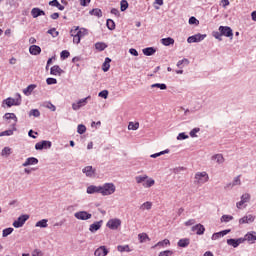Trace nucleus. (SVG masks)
<instances>
[{
  "label": "nucleus",
  "mask_w": 256,
  "mask_h": 256,
  "mask_svg": "<svg viewBox=\"0 0 256 256\" xmlns=\"http://www.w3.org/2000/svg\"><path fill=\"white\" fill-rule=\"evenodd\" d=\"M194 183H196V185H205V183H207L209 181V174H207V172H197L194 176Z\"/></svg>",
  "instance_id": "obj_1"
},
{
  "label": "nucleus",
  "mask_w": 256,
  "mask_h": 256,
  "mask_svg": "<svg viewBox=\"0 0 256 256\" xmlns=\"http://www.w3.org/2000/svg\"><path fill=\"white\" fill-rule=\"evenodd\" d=\"M116 187L113 183H105L103 186H101V195L104 197L107 195H113L115 193Z\"/></svg>",
  "instance_id": "obj_2"
},
{
  "label": "nucleus",
  "mask_w": 256,
  "mask_h": 256,
  "mask_svg": "<svg viewBox=\"0 0 256 256\" xmlns=\"http://www.w3.org/2000/svg\"><path fill=\"white\" fill-rule=\"evenodd\" d=\"M250 200H251V195L249 193L243 194L241 196V200L238 203H236L237 209H244V207H247L245 203H249Z\"/></svg>",
  "instance_id": "obj_3"
},
{
  "label": "nucleus",
  "mask_w": 256,
  "mask_h": 256,
  "mask_svg": "<svg viewBox=\"0 0 256 256\" xmlns=\"http://www.w3.org/2000/svg\"><path fill=\"white\" fill-rule=\"evenodd\" d=\"M5 105H7V107H13V105H21V94H18V98H7L6 100H4Z\"/></svg>",
  "instance_id": "obj_4"
},
{
  "label": "nucleus",
  "mask_w": 256,
  "mask_h": 256,
  "mask_svg": "<svg viewBox=\"0 0 256 256\" xmlns=\"http://www.w3.org/2000/svg\"><path fill=\"white\" fill-rule=\"evenodd\" d=\"M51 141L43 140L35 144V149L37 151H42V149H51Z\"/></svg>",
  "instance_id": "obj_5"
},
{
  "label": "nucleus",
  "mask_w": 256,
  "mask_h": 256,
  "mask_svg": "<svg viewBox=\"0 0 256 256\" xmlns=\"http://www.w3.org/2000/svg\"><path fill=\"white\" fill-rule=\"evenodd\" d=\"M87 99H91V96H88L86 98L80 99L78 102L72 104V109L74 111H79L80 107H85L87 105Z\"/></svg>",
  "instance_id": "obj_6"
},
{
  "label": "nucleus",
  "mask_w": 256,
  "mask_h": 256,
  "mask_svg": "<svg viewBox=\"0 0 256 256\" xmlns=\"http://www.w3.org/2000/svg\"><path fill=\"white\" fill-rule=\"evenodd\" d=\"M207 35L205 34H196L193 36L188 37L187 42L188 43H199V41H203Z\"/></svg>",
  "instance_id": "obj_7"
},
{
  "label": "nucleus",
  "mask_w": 256,
  "mask_h": 256,
  "mask_svg": "<svg viewBox=\"0 0 256 256\" xmlns=\"http://www.w3.org/2000/svg\"><path fill=\"white\" fill-rule=\"evenodd\" d=\"M74 217H76V219H80L81 221H87V219H91L92 215L86 211H80L76 212Z\"/></svg>",
  "instance_id": "obj_8"
},
{
  "label": "nucleus",
  "mask_w": 256,
  "mask_h": 256,
  "mask_svg": "<svg viewBox=\"0 0 256 256\" xmlns=\"http://www.w3.org/2000/svg\"><path fill=\"white\" fill-rule=\"evenodd\" d=\"M219 31L224 37H233V30L228 26H220Z\"/></svg>",
  "instance_id": "obj_9"
},
{
  "label": "nucleus",
  "mask_w": 256,
  "mask_h": 256,
  "mask_svg": "<svg viewBox=\"0 0 256 256\" xmlns=\"http://www.w3.org/2000/svg\"><path fill=\"white\" fill-rule=\"evenodd\" d=\"M241 243H245V239L243 238H238V239H228L227 240V245H230L231 247L237 248L238 246L241 245Z\"/></svg>",
  "instance_id": "obj_10"
},
{
  "label": "nucleus",
  "mask_w": 256,
  "mask_h": 256,
  "mask_svg": "<svg viewBox=\"0 0 256 256\" xmlns=\"http://www.w3.org/2000/svg\"><path fill=\"white\" fill-rule=\"evenodd\" d=\"M94 255L95 256H107V255H109V250L105 246H100L95 250Z\"/></svg>",
  "instance_id": "obj_11"
},
{
  "label": "nucleus",
  "mask_w": 256,
  "mask_h": 256,
  "mask_svg": "<svg viewBox=\"0 0 256 256\" xmlns=\"http://www.w3.org/2000/svg\"><path fill=\"white\" fill-rule=\"evenodd\" d=\"M228 233H231V230H223L220 232H216L212 235V241H217V239H221V237H225Z\"/></svg>",
  "instance_id": "obj_12"
},
{
  "label": "nucleus",
  "mask_w": 256,
  "mask_h": 256,
  "mask_svg": "<svg viewBox=\"0 0 256 256\" xmlns=\"http://www.w3.org/2000/svg\"><path fill=\"white\" fill-rule=\"evenodd\" d=\"M244 241H248V243H255L256 240V232L252 231V232H248L245 236H244Z\"/></svg>",
  "instance_id": "obj_13"
},
{
  "label": "nucleus",
  "mask_w": 256,
  "mask_h": 256,
  "mask_svg": "<svg viewBox=\"0 0 256 256\" xmlns=\"http://www.w3.org/2000/svg\"><path fill=\"white\" fill-rule=\"evenodd\" d=\"M82 172L86 174V177H94L95 176V169L93 166H86L82 169Z\"/></svg>",
  "instance_id": "obj_14"
},
{
  "label": "nucleus",
  "mask_w": 256,
  "mask_h": 256,
  "mask_svg": "<svg viewBox=\"0 0 256 256\" xmlns=\"http://www.w3.org/2000/svg\"><path fill=\"white\" fill-rule=\"evenodd\" d=\"M29 215H21L16 221L13 222V225H25V222L28 221Z\"/></svg>",
  "instance_id": "obj_15"
},
{
  "label": "nucleus",
  "mask_w": 256,
  "mask_h": 256,
  "mask_svg": "<svg viewBox=\"0 0 256 256\" xmlns=\"http://www.w3.org/2000/svg\"><path fill=\"white\" fill-rule=\"evenodd\" d=\"M64 71L63 69H61V67H59L58 65H54L51 69H50V74L51 75H55V76H61L63 75Z\"/></svg>",
  "instance_id": "obj_16"
},
{
  "label": "nucleus",
  "mask_w": 256,
  "mask_h": 256,
  "mask_svg": "<svg viewBox=\"0 0 256 256\" xmlns=\"http://www.w3.org/2000/svg\"><path fill=\"white\" fill-rule=\"evenodd\" d=\"M192 231L196 235H203L205 233V227L203 225H194L192 226Z\"/></svg>",
  "instance_id": "obj_17"
},
{
  "label": "nucleus",
  "mask_w": 256,
  "mask_h": 256,
  "mask_svg": "<svg viewBox=\"0 0 256 256\" xmlns=\"http://www.w3.org/2000/svg\"><path fill=\"white\" fill-rule=\"evenodd\" d=\"M39 160L35 157L27 158L26 161L22 164V167H29V165H37Z\"/></svg>",
  "instance_id": "obj_18"
},
{
  "label": "nucleus",
  "mask_w": 256,
  "mask_h": 256,
  "mask_svg": "<svg viewBox=\"0 0 256 256\" xmlns=\"http://www.w3.org/2000/svg\"><path fill=\"white\" fill-rule=\"evenodd\" d=\"M253 221H255V216L249 214V215L244 216L242 219H240L239 223L249 224V223H253Z\"/></svg>",
  "instance_id": "obj_19"
},
{
  "label": "nucleus",
  "mask_w": 256,
  "mask_h": 256,
  "mask_svg": "<svg viewBox=\"0 0 256 256\" xmlns=\"http://www.w3.org/2000/svg\"><path fill=\"white\" fill-rule=\"evenodd\" d=\"M87 193L93 195V193H101V186L91 185L87 187Z\"/></svg>",
  "instance_id": "obj_20"
},
{
  "label": "nucleus",
  "mask_w": 256,
  "mask_h": 256,
  "mask_svg": "<svg viewBox=\"0 0 256 256\" xmlns=\"http://www.w3.org/2000/svg\"><path fill=\"white\" fill-rule=\"evenodd\" d=\"M31 15L34 19H37V17H41V15H45V11L41 10L40 8H33L31 10Z\"/></svg>",
  "instance_id": "obj_21"
},
{
  "label": "nucleus",
  "mask_w": 256,
  "mask_h": 256,
  "mask_svg": "<svg viewBox=\"0 0 256 256\" xmlns=\"http://www.w3.org/2000/svg\"><path fill=\"white\" fill-rule=\"evenodd\" d=\"M117 251H119V253H131L133 250L129 247V245H118Z\"/></svg>",
  "instance_id": "obj_22"
},
{
  "label": "nucleus",
  "mask_w": 256,
  "mask_h": 256,
  "mask_svg": "<svg viewBox=\"0 0 256 256\" xmlns=\"http://www.w3.org/2000/svg\"><path fill=\"white\" fill-rule=\"evenodd\" d=\"M29 52L31 55H40L41 54V47L37 45H32L29 48Z\"/></svg>",
  "instance_id": "obj_23"
},
{
  "label": "nucleus",
  "mask_w": 256,
  "mask_h": 256,
  "mask_svg": "<svg viewBox=\"0 0 256 256\" xmlns=\"http://www.w3.org/2000/svg\"><path fill=\"white\" fill-rule=\"evenodd\" d=\"M162 45H165V47H169V45H175V39L168 37L161 39Z\"/></svg>",
  "instance_id": "obj_24"
},
{
  "label": "nucleus",
  "mask_w": 256,
  "mask_h": 256,
  "mask_svg": "<svg viewBox=\"0 0 256 256\" xmlns=\"http://www.w3.org/2000/svg\"><path fill=\"white\" fill-rule=\"evenodd\" d=\"M75 31V34L78 35L80 37V39L82 37H85V35H87V30L84 28L79 29V27H75L74 29H72Z\"/></svg>",
  "instance_id": "obj_25"
},
{
  "label": "nucleus",
  "mask_w": 256,
  "mask_h": 256,
  "mask_svg": "<svg viewBox=\"0 0 256 256\" xmlns=\"http://www.w3.org/2000/svg\"><path fill=\"white\" fill-rule=\"evenodd\" d=\"M212 161H216V163L221 165V163H225V158L223 157V154H215L212 156Z\"/></svg>",
  "instance_id": "obj_26"
},
{
  "label": "nucleus",
  "mask_w": 256,
  "mask_h": 256,
  "mask_svg": "<svg viewBox=\"0 0 256 256\" xmlns=\"http://www.w3.org/2000/svg\"><path fill=\"white\" fill-rule=\"evenodd\" d=\"M143 54L146 55L147 57H151V55H155L156 50L153 47H148V48H144L142 50Z\"/></svg>",
  "instance_id": "obj_27"
},
{
  "label": "nucleus",
  "mask_w": 256,
  "mask_h": 256,
  "mask_svg": "<svg viewBox=\"0 0 256 256\" xmlns=\"http://www.w3.org/2000/svg\"><path fill=\"white\" fill-rule=\"evenodd\" d=\"M237 185H241V175L234 178L232 184L229 183L226 185V188L229 189V187H235Z\"/></svg>",
  "instance_id": "obj_28"
},
{
  "label": "nucleus",
  "mask_w": 256,
  "mask_h": 256,
  "mask_svg": "<svg viewBox=\"0 0 256 256\" xmlns=\"http://www.w3.org/2000/svg\"><path fill=\"white\" fill-rule=\"evenodd\" d=\"M49 5H51L52 7H57V9H59V11H64L65 10V6L61 5V3H59L58 0L50 1Z\"/></svg>",
  "instance_id": "obj_29"
},
{
  "label": "nucleus",
  "mask_w": 256,
  "mask_h": 256,
  "mask_svg": "<svg viewBox=\"0 0 256 256\" xmlns=\"http://www.w3.org/2000/svg\"><path fill=\"white\" fill-rule=\"evenodd\" d=\"M190 243L191 241L189 240V238H183L178 241V247H182V248L189 247Z\"/></svg>",
  "instance_id": "obj_30"
},
{
  "label": "nucleus",
  "mask_w": 256,
  "mask_h": 256,
  "mask_svg": "<svg viewBox=\"0 0 256 256\" xmlns=\"http://www.w3.org/2000/svg\"><path fill=\"white\" fill-rule=\"evenodd\" d=\"M37 88V85L31 84L27 88L23 90L24 95L29 96L31 93H33V90Z\"/></svg>",
  "instance_id": "obj_31"
},
{
  "label": "nucleus",
  "mask_w": 256,
  "mask_h": 256,
  "mask_svg": "<svg viewBox=\"0 0 256 256\" xmlns=\"http://www.w3.org/2000/svg\"><path fill=\"white\" fill-rule=\"evenodd\" d=\"M142 185L146 189H149L150 187H153V185H155V180L153 178H147Z\"/></svg>",
  "instance_id": "obj_32"
},
{
  "label": "nucleus",
  "mask_w": 256,
  "mask_h": 256,
  "mask_svg": "<svg viewBox=\"0 0 256 256\" xmlns=\"http://www.w3.org/2000/svg\"><path fill=\"white\" fill-rule=\"evenodd\" d=\"M170 241L169 239H164L162 241H159L158 243H156L154 246H153V249H155V247H167V245H170Z\"/></svg>",
  "instance_id": "obj_33"
},
{
  "label": "nucleus",
  "mask_w": 256,
  "mask_h": 256,
  "mask_svg": "<svg viewBox=\"0 0 256 256\" xmlns=\"http://www.w3.org/2000/svg\"><path fill=\"white\" fill-rule=\"evenodd\" d=\"M71 37H73V43H76V45H79L81 43V38L78 36V34L75 33L74 30L70 31Z\"/></svg>",
  "instance_id": "obj_34"
},
{
  "label": "nucleus",
  "mask_w": 256,
  "mask_h": 256,
  "mask_svg": "<svg viewBox=\"0 0 256 256\" xmlns=\"http://www.w3.org/2000/svg\"><path fill=\"white\" fill-rule=\"evenodd\" d=\"M90 15H94V17H103V12L99 8H94L90 11Z\"/></svg>",
  "instance_id": "obj_35"
},
{
  "label": "nucleus",
  "mask_w": 256,
  "mask_h": 256,
  "mask_svg": "<svg viewBox=\"0 0 256 256\" xmlns=\"http://www.w3.org/2000/svg\"><path fill=\"white\" fill-rule=\"evenodd\" d=\"M128 129L129 131H137L139 129V122H129Z\"/></svg>",
  "instance_id": "obj_36"
},
{
  "label": "nucleus",
  "mask_w": 256,
  "mask_h": 256,
  "mask_svg": "<svg viewBox=\"0 0 256 256\" xmlns=\"http://www.w3.org/2000/svg\"><path fill=\"white\" fill-rule=\"evenodd\" d=\"M95 48L98 50V51H105V49H107V44L103 43V42H97L95 44Z\"/></svg>",
  "instance_id": "obj_37"
},
{
  "label": "nucleus",
  "mask_w": 256,
  "mask_h": 256,
  "mask_svg": "<svg viewBox=\"0 0 256 256\" xmlns=\"http://www.w3.org/2000/svg\"><path fill=\"white\" fill-rule=\"evenodd\" d=\"M135 179H136V183H138V184H140V183L144 184L145 181H147V179H149V176H147V175L136 176Z\"/></svg>",
  "instance_id": "obj_38"
},
{
  "label": "nucleus",
  "mask_w": 256,
  "mask_h": 256,
  "mask_svg": "<svg viewBox=\"0 0 256 256\" xmlns=\"http://www.w3.org/2000/svg\"><path fill=\"white\" fill-rule=\"evenodd\" d=\"M138 239H139L140 243H145V241H149V236L145 233H140L138 235Z\"/></svg>",
  "instance_id": "obj_39"
},
{
  "label": "nucleus",
  "mask_w": 256,
  "mask_h": 256,
  "mask_svg": "<svg viewBox=\"0 0 256 256\" xmlns=\"http://www.w3.org/2000/svg\"><path fill=\"white\" fill-rule=\"evenodd\" d=\"M151 207H153V203H151V202H145V203H143V204L141 205L140 209H141L142 211H145V210L149 211V209H151Z\"/></svg>",
  "instance_id": "obj_40"
},
{
  "label": "nucleus",
  "mask_w": 256,
  "mask_h": 256,
  "mask_svg": "<svg viewBox=\"0 0 256 256\" xmlns=\"http://www.w3.org/2000/svg\"><path fill=\"white\" fill-rule=\"evenodd\" d=\"M166 153H169V149H166V150H164V151H161V152L152 154V155H150V157H151L152 159H157V157H161V155H165Z\"/></svg>",
  "instance_id": "obj_41"
},
{
  "label": "nucleus",
  "mask_w": 256,
  "mask_h": 256,
  "mask_svg": "<svg viewBox=\"0 0 256 256\" xmlns=\"http://www.w3.org/2000/svg\"><path fill=\"white\" fill-rule=\"evenodd\" d=\"M4 119H13L15 121V123H17V116L15 115V113H6L4 115Z\"/></svg>",
  "instance_id": "obj_42"
},
{
  "label": "nucleus",
  "mask_w": 256,
  "mask_h": 256,
  "mask_svg": "<svg viewBox=\"0 0 256 256\" xmlns=\"http://www.w3.org/2000/svg\"><path fill=\"white\" fill-rule=\"evenodd\" d=\"M13 231L14 229L12 227L4 229L2 232V237H9Z\"/></svg>",
  "instance_id": "obj_43"
},
{
  "label": "nucleus",
  "mask_w": 256,
  "mask_h": 256,
  "mask_svg": "<svg viewBox=\"0 0 256 256\" xmlns=\"http://www.w3.org/2000/svg\"><path fill=\"white\" fill-rule=\"evenodd\" d=\"M229 221H233V216H231V215H223L221 217V222L222 223H229Z\"/></svg>",
  "instance_id": "obj_44"
},
{
  "label": "nucleus",
  "mask_w": 256,
  "mask_h": 256,
  "mask_svg": "<svg viewBox=\"0 0 256 256\" xmlns=\"http://www.w3.org/2000/svg\"><path fill=\"white\" fill-rule=\"evenodd\" d=\"M106 25L110 31H113L115 29V22L111 19L107 20Z\"/></svg>",
  "instance_id": "obj_45"
},
{
  "label": "nucleus",
  "mask_w": 256,
  "mask_h": 256,
  "mask_svg": "<svg viewBox=\"0 0 256 256\" xmlns=\"http://www.w3.org/2000/svg\"><path fill=\"white\" fill-rule=\"evenodd\" d=\"M85 131H87V127H85V125L80 124L77 127V133H79V135H83V133H85Z\"/></svg>",
  "instance_id": "obj_46"
},
{
  "label": "nucleus",
  "mask_w": 256,
  "mask_h": 256,
  "mask_svg": "<svg viewBox=\"0 0 256 256\" xmlns=\"http://www.w3.org/2000/svg\"><path fill=\"white\" fill-rule=\"evenodd\" d=\"M10 154H11V148L9 147H5L1 152L2 157H9Z\"/></svg>",
  "instance_id": "obj_47"
},
{
  "label": "nucleus",
  "mask_w": 256,
  "mask_h": 256,
  "mask_svg": "<svg viewBox=\"0 0 256 256\" xmlns=\"http://www.w3.org/2000/svg\"><path fill=\"white\" fill-rule=\"evenodd\" d=\"M120 5H121V7H120L121 11H127L128 7H129V3L126 0H122L120 2Z\"/></svg>",
  "instance_id": "obj_48"
},
{
  "label": "nucleus",
  "mask_w": 256,
  "mask_h": 256,
  "mask_svg": "<svg viewBox=\"0 0 256 256\" xmlns=\"http://www.w3.org/2000/svg\"><path fill=\"white\" fill-rule=\"evenodd\" d=\"M151 87H152V89L157 87L158 89H161L162 91H165V89H167L166 84H159V83L152 84Z\"/></svg>",
  "instance_id": "obj_49"
},
{
  "label": "nucleus",
  "mask_w": 256,
  "mask_h": 256,
  "mask_svg": "<svg viewBox=\"0 0 256 256\" xmlns=\"http://www.w3.org/2000/svg\"><path fill=\"white\" fill-rule=\"evenodd\" d=\"M41 115V112H39L38 109H33L30 111L29 116L31 117H39Z\"/></svg>",
  "instance_id": "obj_50"
},
{
  "label": "nucleus",
  "mask_w": 256,
  "mask_h": 256,
  "mask_svg": "<svg viewBox=\"0 0 256 256\" xmlns=\"http://www.w3.org/2000/svg\"><path fill=\"white\" fill-rule=\"evenodd\" d=\"M107 225H121V220L119 219H111L107 222Z\"/></svg>",
  "instance_id": "obj_51"
},
{
  "label": "nucleus",
  "mask_w": 256,
  "mask_h": 256,
  "mask_svg": "<svg viewBox=\"0 0 256 256\" xmlns=\"http://www.w3.org/2000/svg\"><path fill=\"white\" fill-rule=\"evenodd\" d=\"M48 34L53 36V37H59V32L55 28H52V29L48 30Z\"/></svg>",
  "instance_id": "obj_52"
},
{
  "label": "nucleus",
  "mask_w": 256,
  "mask_h": 256,
  "mask_svg": "<svg viewBox=\"0 0 256 256\" xmlns=\"http://www.w3.org/2000/svg\"><path fill=\"white\" fill-rule=\"evenodd\" d=\"M101 229V225H91L89 228V231H91V233H95L97 231H99Z\"/></svg>",
  "instance_id": "obj_53"
},
{
  "label": "nucleus",
  "mask_w": 256,
  "mask_h": 256,
  "mask_svg": "<svg viewBox=\"0 0 256 256\" xmlns=\"http://www.w3.org/2000/svg\"><path fill=\"white\" fill-rule=\"evenodd\" d=\"M31 256H43V251H41V249H34Z\"/></svg>",
  "instance_id": "obj_54"
},
{
  "label": "nucleus",
  "mask_w": 256,
  "mask_h": 256,
  "mask_svg": "<svg viewBox=\"0 0 256 256\" xmlns=\"http://www.w3.org/2000/svg\"><path fill=\"white\" fill-rule=\"evenodd\" d=\"M181 65H189V60L187 58H184L177 62V67H181Z\"/></svg>",
  "instance_id": "obj_55"
},
{
  "label": "nucleus",
  "mask_w": 256,
  "mask_h": 256,
  "mask_svg": "<svg viewBox=\"0 0 256 256\" xmlns=\"http://www.w3.org/2000/svg\"><path fill=\"white\" fill-rule=\"evenodd\" d=\"M98 96L102 97L103 99H107V97H109V91L103 90L99 92Z\"/></svg>",
  "instance_id": "obj_56"
},
{
  "label": "nucleus",
  "mask_w": 256,
  "mask_h": 256,
  "mask_svg": "<svg viewBox=\"0 0 256 256\" xmlns=\"http://www.w3.org/2000/svg\"><path fill=\"white\" fill-rule=\"evenodd\" d=\"M47 85H57V79L55 78H47L46 79Z\"/></svg>",
  "instance_id": "obj_57"
},
{
  "label": "nucleus",
  "mask_w": 256,
  "mask_h": 256,
  "mask_svg": "<svg viewBox=\"0 0 256 256\" xmlns=\"http://www.w3.org/2000/svg\"><path fill=\"white\" fill-rule=\"evenodd\" d=\"M171 255H173V251L165 250V251L160 252L158 256H171Z\"/></svg>",
  "instance_id": "obj_58"
},
{
  "label": "nucleus",
  "mask_w": 256,
  "mask_h": 256,
  "mask_svg": "<svg viewBox=\"0 0 256 256\" xmlns=\"http://www.w3.org/2000/svg\"><path fill=\"white\" fill-rule=\"evenodd\" d=\"M69 55H71V53H69L67 50H64L61 52L60 57L61 59H68Z\"/></svg>",
  "instance_id": "obj_59"
},
{
  "label": "nucleus",
  "mask_w": 256,
  "mask_h": 256,
  "mask_svg": "<svg viewBox=\"0 0 256 256\" xmlns=\"http://www.w3.org/2000/svg\"><path fill=\"white\" fill-rule=\"evenodd\" d=\"M189 24L190 25H199V20H197V18L192 16L189 18Z\"/></svg>",
  "instance_id": "obj_60"
},
{
  "label": "nucleus",
  "mask_w": 256,
  "mask_h": 256,
  "mask_svg": "<svg viewBox=\"0 0 256 256\" xmlns=\"http://www.w3.org/2000/svg\"><path fill=\"white\" fill-rule=\"evenodd\" d=\"M11 135H13V130H6L4 132H1L0 137L11 136Z\"/></svg>",
  "instance_id": "obj_61"
},
{
  "label": "nucleus",
  "mask_w": 256,
  "mask_h": 256,
  "mask_svg": "<svg viewBox=\"0 0 256 256\" xmlns=\"http://www.w3.org/2000/svg\"><path fill=\"white\" fill-rule=\"evenodd\" d=\"M182 139H189V136L186 135L185 133H180V134L177 136V140H178V141H181Z\"/></svg>",
  "instance_id": "obj_62"
},
{
  "label": "nucleus",
  "mask_w": 256,
  "mask_h": 256,
  "mask_svg": "<svg viewBox=\"0 0 256 256\" xmlns=\"http://www.w3.org/2000/svg\"><path fill=\"white\" fill-rule=\"evenodd\" d=\"M46 107H47V109H50V111H56V107H55V105H53L51 102H48L47 104H46Z\"/></svg>",
  "instance_id": "obj_63"
},
{
  "label": "nucleus",
  "mask_w": 256,
  "mask_h": 256,
  "mask_svg": "<svg viewBox=\"0 0 256 256\" xmlns=\"http://www.w3.org/2000/svg\"><path fill=\"white\" fill-rule=\"evenodd\" d=\"M197 133H199V128H194L190 131V137H197Z\"/></svg>",
  "instance_id": "obj_64"
}]
</instances>
